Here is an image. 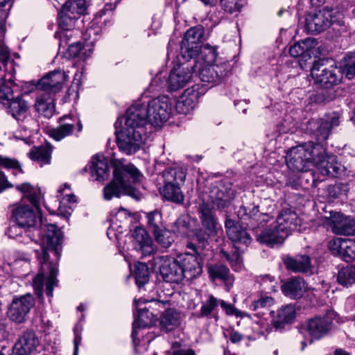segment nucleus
Masks as SVG:
<instances>
[{
    "label": "nucleus",
    "instance_id": "1",
    "mask_svg": "<svg viewBox=\"0 0 355 355\" xmlns=\"http://www.w3.org/2000/svg\"><path fill=\"white\" fill-rule=\"evenodd\" d=\"M12 218L16 222L10 225L6 231L9 238L15 239L19 243L28 244L34 242L40 245V249L35 252L40 264L38 274L33 280L35 294L40 302H43L44 282L45 275H48L46 293L49 297H53V288L58 284L57 263L49 261L48 251L53 252L58 260L62 250V233L52 224L43 225L39 207L35 210L27 205H20L12 210Z\"/></svg>",
    "mask_w": 355,
    "mask_h": 355
},
{
    "label": "nucleus",
    "instance_id": "2",
    "mask_svg": "<svg viewBox=\"0 0 355 355\" xmlns=\"http://www.w3.org/2000/svg\"><path fill=\"white\" fill-rule=\"evenodd\" d=\"M113 178L103 189V198L110 200L114 197L128 196L139 200L141 193L135 186L141 181L143 175L132 164H124L119 159L112 160Z\"/></svg>",
    "mask_w": 355,
    "mask_h": 355
},
{
    "label": "nucleus",
    "instance_id": "3",
    "mask_svg": "<svg viewBox=\"0 0 355 355\" xmlns=\"http://www.w3.org/2000/svg\"><path fill=\"white\" fill-rule=\"evenodd\" d=\"M139 115L127 110L125 116V125L116 132V144L119 150L127 155L138 152L144 144L143 134L145 133L144 121L138 120Z\"/></svg>",
    "mask_w": 355,
    "mask_h": 355
},
{
    "label": "nucleus",
    "instance_id": "4",
    "mask_svg": "<svg viewBox=\"0 0 355 355\" xmlns=\"http://www.w3.org/2000/svg\"><path fill=\"white\" fill-rule=\"evenodd\" d=\"M128 111L138 114V120L144 121V125L162 126L171 113L169 98L165 96H159L149 101L147 106L137 104L130 107Z\"/></svg>",
    "mask_w": 355,
    "mask_h": 355
},
{
    "label": "nucleus",
    "instance_id": "5",
    "mask_svg": "<svg viewBox=\"0 0 355 355\" xmlns=\"http://www.w3.org/2000/svg\"><path fill=\"white\" fill-rule=\"evenodd\" d=\"M327 60H318L313 62L311 74L315 82L322 87L329 89L322 92L324 101H331L336 96L334 87L341 83L343 73L334 65L327 66Z\"/></svg>",
    "mask_w": 355,
    "mask_h": 355
},
{
    "label": "nucleus",
    "instance_id": "6",
    "mask_svg": "<svg viewBox=\"0 0 355 355\" xmlns=\"http://www.w3.org/2000/svg\"><path fill=\"white\" fill-rule=\"evenodd\" d=\"M324 151V147L319 143L309 141L291 148L286 154L288 167L297 172L309 170L312 164H315L316 155Z\"/></svg>",
    "mask_w": 355,
    "mask_h": 355
},
{
    "label": "nucleus",
    "instance_id": "7",
    "mask_svg": "<svg viewBox=\"0 0 355 355\" xmlns=\"http://www.w3.org/2000/svg\"><path fill=\"white\" fill-rule=\"evenodd\" d=\"M164 186L160 191L162 196L168 201L182 204L184 196L180 189L186 178V171L181 167H169L162 172Z\"/></svg>",
    "mask_w": 355,
    "mask_h": 355
},
{
    "label": "nucleus",
    "instance_id": "8",
    "mask_svg": "<svg viewBox=\"0 0 355 355\" xmlns=\"http://www.w3.org/2000/svg\"><path fill=\"white\" fill-rule=\"evenodd\" d=\"M205 39V28L202 25H197L187 30L180 45L182 59L185 62L195 59L199 53L201 44Z\"/></svg>",
    "mask_w": 355,
    "mask_h": 355
},
{
    "label": "nucleus",
    "instance_id": "9",
    "mask_svg": "<svg viewBox=\"0 0 355 355\" xmlns=\"http://www.w3.org/2000/svg\"><path fill=\"white\" fill-rule=\"evenodd\" d=\"M197 68L196 74H198L202 82L211 83L212 85L220 83L230 73L231 65L228 62H221L218 64H199V60L194 61Z\"/></svg>",
    "mask_w": 355,
    "mask_h": 355
},
{
    "label": "nucleus",
    "instance_id": "10",
    "mask_svg": "<svg viewBox=\"0 0 355 355\" xmlns=\"http://www.w3.org/2000/svg\"><path fill=\"white\" fill-rule=\"evenodd\" d=\"M154 265L158 268L160 275L166 282L179 284L184 279L178 257H156L154 258Z\"/></svg>",
    "mask_w": 355,
    "mask_h": 355
},
{
    "label": "nucleus",
    "instance_id": "11",
    "mask_svg": "<svg viewBox=\"0 0 355 355\" xmlns=\"http://www.w3.org/2000/svg\"><path fill=\"white\" fill-rule=\"evenodd\" d=\"M34 305L35 299L31 293L15 297L8 308V316L12 321L22 323Z\"/></svg>",
    "mask_w": 355,
    "mask_h": 355
},
{
    "label": "nucleus",
    "instance_id": "12",
    "mask_svg": "<svg viewBox=\"0 0 355 355\" xmlns=\"http://www.w3.org/2000/svg\"><path fill=\"white\" fill-rule=\"evenodd\" d=\"M332 21V10L324 8L309 12L306 17L305 28L311 34H318L328 28Z\"/></svg>",
    "mask_w": 355,
    "mask_h": 355
},
{
    "label": "nucleus",
    "instance_id": "13",
    "mask_svg": "<svg viewBox=\"0 0 355 355\" xmlns=\"http://www.w3.org/2000/svg\"><path fill=\"white\" fill-rule=\"evenodd\" d=\"M336 316L334 311H328L323 316L315 315L304 322L299 326L301 331L308 333H328L333 329V319Z\"/></svg>",
    "mask_w": 355,
    "mask_h": 355
},
{
    "label": "nucleus",
    "instance_id": "14",
    "mask_svg": "<svg viewBox=\"0 0 355 355\" xmlns=\"http://www.w3.org/2000/svg\"><path fill=\"white\" fill-rule=\"evenodd\" d=\"M316 155L314 165L321 175L329 178H337L343 173L344 166L338 162L335 155H327L324 148L322 153Z\"/></svg>",
    "mask_w": 355,
    "mask_h": 355
},
{
    "label": "nucleus",
    "instance_id": "15",
    "mask_svg": "<svg viewBox=\"0 0 355 355\" xmlns=\"http://www.w3.org/2000/svg\"><path fill=\"white\" fill-rule=\"evenodd\" d=\"M332 232L337 235H355V219L338 211H330L325 216Z\"/></svg>",
    "mask_w": 355,
    "mask_h": 355
},
{
    "label": "nucleus",
    "instance_id": "16",
    "mask_svg": "<svg viewBox=\"0 0 355 355\" xmlns=\"http://www.w3.org/2000/svg\"><path fill=\"white\" fill-rule=\"evenodd\" d=\"M209 196L214 206L218 209H223L228 207L234 198L235 191L230 182H221L211 188Z\"/></svg>",
    "mask_w": 355,
    "mask_h": 355
},
{
    "label": "nucleus",
    "instance_id": "17",
    "mask_svg": "<svg viewBox=\"0 0 355 355\" xmlns=\"http://www.w3.org/2000/svg\"><path fill=\"white\" fill-rule=\"evenodd\" d=\"M178 257L184 279H193L202 274V264L201 257L202 256H198L193 252H185Z\"/></svg>",
    "mask_w": 355,
    "mask_h": 355
},
{
    "label": "nucleus",
    "instance_id": "18",
    "mask_svg": "<svg viewBox=\"0 0 355 355\" xmlns=\"http://www.w3.org/2000/svg\"><path fill=\"white\" fill-rule=\"evenodd\" d=\"M196 63H193L190 66L179 67L172 71L167 80L169 89L177 91L186 86L196 72Z\"/></svg>",
    "mask_w": 355,
    "mask_h": 355
},
{
    "label": "nucleus",
    "instance_id": "19",
    "mask_svg": "<svg viewBox=\"0 0 355 355\" xmlns=\"http://www.w3.org/2000/svg\"><path fill=\"white\" fill-rule=\"evenodd\" d=\"M66 77L64 71L60 69L54 70L39 81L37 87L44 92L54 94L62 89Z\"/></svg>",
    "mask_w": 355,
    "mask_h": 355
},
{
    "label": "nucleus",
    "instance_id": "20",
    "mask_svg": "<svg viewBox=\"0 0 355 355\" xmlns=\"http://www.w3.org/2000/svg\"><path fill=\"white\" fill-rule=\"evenodd\" d=\"M271 324L275 331L283 329L286 325L291 324L295 317V308L292 304H287L279 308L276 313L271 311Z\"/></svg>",
    "mask_w": 355,
    "mask_h": 355
},
{
    "label": "nucleus",
    "instance_id": "21",
    "mask_svg": "<svg viewBox=\"0 0 355 355\" xmlns=\"http://www.w3.org/2000/svg\"><path fill=\"white\" fill-rule=\"evenodd\" d=\"M276 223L279 230L288 236L292 231L297 229L301 220L292 209L285 208L278 214Z\"/></svg>",
    "mask_w": 355,
    "mask_h": 355
},
{
    "label": "nucleus",
    "instance_id": "22",
    "mask_svg": "<svg viewBox=\"0 0 355 355\" xmlns=\"http://www.w3.org/2000/svg\"><path fill=\"white\" fill-rule=\"evenodd\" d=\"M211 235L212 234L203 229H196L187 241V248L198 256H204V250L209 245V239Z\"/></svg>",
    "mask_w": 355,
    "mask_h": 355
},
{
    "label": "nucleus",
    "instance_id": "23",
    "mask_svg": "<svg viewBox=\"0 0 355 355\" xmlns=\"http://www.w3.org/2000/svg\"><path fill=\"white\" fill-rule=\"evenodd\" d=\"M305 282L300 277L288 279L281 286L282 293L293 300L301 298L305 292Z\"/></svg>",
    "mask_w": 355,
    "mask_h": 355
},
{
    "label": "nucleus",
    "instance_id": "24",
    "mask_svg": "<svg viewBox=\"0 0 355 355\" xmlns=\"http://www.w3.org/2000/svg\"><path fill=\"white\" fill-rule=\"evenodd\" d=\"M198 211L204 230L211 234H216L218 223L212 207L203 202L199 205Z\"/></svg>",
    "mask_w": 355,
    "mask_h": 355
},
{
    "label": "nucleus",
    "instance_id": "25",
    "mask_svg": "<svg viewBox=\"0 0 355 355\" xmlns=\"http://www.w3.org/2000/svg\"><path fill=\"white\" fill-rule=\"evenodd\" d=\"M287 270L294 272L311 274V261L309 256L299 254L295 257L288 256L283 259Z\"/></svg>",
    "mask_w": 355,
    "mask_h": 355
},
{
    "label": "nucleus",
    "instance_id": "26",
    "mask_svg": "<svg viewBox=\"0 0 355 355\" xmlns=\"http://www.w3.org/2000/svg\"><path fill=\"white\" fill-rule=\"evenodd\" d=\"M132 237L135 249L141 251L144 256L150 255L153 252V241L144 227H137L132 232Z\"/></svg>",
    "mask_w": 355,
    "mask_h": 355
},
{
    "label": "nucleus",
    "instance_id": "27",
    "mask_svg": "<svg viewBox=\"0 0 355 355\" xmlns=\"http://www.w3.org/2000/svg\"><path fill=\"white\" fill-rule=\"evenodd\" d=\"M0 167L6 169H12L14 175H16L17 172L20 173H24L21 164L17 159L3 157L1 155H0ZM10 187H12V184L8 181L5 174L0 171V193L4 189Z\"/></svg>",
    "mask_w": 355,
    "mask_h": 355
},
{
    "label": "nucleus",
    "instance_id": "28",
    "mask_svg": "<svg viewBox=\"0 0 355 355\" xmlns=\"http://www.w3.org/2000/svg\"><path fill=\"white\" fill-rule=\"evenodd\" d=\"M287 236L276 225L273 227L265 229L261 234H257V240L261 243H264L268 246H273L275 244L282 243Z\"/></svg>",
    "mask_w": 355,
    "mask_h": 355
},
{
    "label": "nucleus",
    "instance_id": "29",
    "mask_svg": "<svg viewBox=\"0 0 355 355\" xmlns=\"http://www.w3.org/2000/svg\"><path fill=\"white\" fill-rule=\"evenodd\" d=\"M35 334H23L12 347V353L15 355H29L36 348L37 339Z\"/></svg>",
    "mask_w": 355,
    "mask_h": 355
},
{
    "label": "nucleus",
    "instance_id": "30",
    "mask_svg": "<svg viewBox=\"0 0 355 355\" xmlns=\"http://www.w3.org/2000/svg\"><path fill=\"white\" fill-rule=\"evenodd\" d=\"M157 321V315L150 312L148 309L144 308L138 311L132 323V332L136 333L137 329L150 328Z\"/></svg>",
    "mask_w": 355,
    "mask_h": 355
},
{
    "label": "nucleus",
    "instance_id": "31",
    "mask_svg": "<svg viewBox=\"0 0 355 355\" xmlns=\"http://www.w3.org/2000/svg\"><path fill=\"white\" fill-rule=\"evenodd\" d=\"M35 106L37 112L51 118L55 111L54 98L52 94L42 92L37 96Z\"/></svg>",
    "mask_w": 355,
    "mask_h": 355
},
{
    "label": "nucleus",
    "instance_id": "32",
    "mask_svg": "<svg viewBox=\"0 0 355 355\" xmlns=\"http://www.w3.org/2000/svg\"><path fill=\"white\" fill-rule=\"evenodd\" d=\"M89 168L92 176L98 181L104 180L110 175L108 163L103 156H94Z\"/></svg>",
    "mask_w": 355,
    "mask_h": 355
},
{
    "label": "nucleus",
    "instance_id": "33",
    "mask_svg": "<svg viewBox=\"0 0 355 355\" xmlns=\"http://www.w3.org/2000/svg\"><path fill=\"white\" fill-rule=\"evenodd\" d=\"M78 19L79 17L67 12L62 8L61 9L58 13V26L63 31L60 35L62 41L65 40L66 43H67L69 37L67 32H70L74 28L76 21Z\"/></svg>",
    "mask_w": 355,
    "mask_h": 355
},
{
    "label": "nucleus",
    "instance_id": "34",
    "mask_svg": "<svg viewBox=\"0 0 355 355\" xmlns=\"http://www.w3.org/2000/svg\"><path fill=\"white\" fill-rule=\"evenodd\" d=\"M159 324L163 330L173 331L180 324V315L173 309L166 310L160 319Z\"/></svg>",
    "mask_w": 355,
    "mask_h": 355
},
{
    "label": "nucleus",
    "instance_id": "35",
    "mask_svg": "<svg viewBox=\"0 0 355 355\" xmlns=\"http://www.w3.org/2000/svg\"><path fill=\"white\" fill-rule=\"evenodd\" d=\"M337 282L346 288L355 284V265H349L338 270Z\"/></svg>",
    "mask_w": 355,
    "mask_h": 355
},
{
    "label": "nucleus",
    "instance_id": "36",
    "mask_svg": "<svg viewBox=\"0 0 355 355\" xmlns=\"http://www.w3.org/2000/svg\"><path fill=\"white\" fill-rule=\"evenodd\" d=\"M51 148L49 146H41L29 152V157L37 161L41 166L44 164H48L51 162Z\"/></svg>",
    "mask_w": 355,
    "mask_h": 355
},
{
    "label": "nucleus",
    "instance_id": "37",
    "mask_svg": "<svg viewBox=\"0 0 355 355\" xmlns=\"http://www.w3.org/2000/svg\"><path fill=\"white\" fill-rule=\"evenodd\" d=\"M207 271L212 280L219 279L223 282L230 279V270L221 263H208Z\"/></svg>",
    "mask_w": 355,
    "mask_h": 355
},
{
    "label": "nucleus",
    "instance_id": "38",
    "mask_svg": "<svg viewBox=\"0 0 355 355\" xmlns=\"http://www.w3.org/2000/svg\"><path fill=\"white\" fill-rule=\"evenodd\" d=\"M148 334H131L134 352L136 354H142L148 350L151 341L157 336L149 337Z\"/></svg>",
    "mask_w": 355,
    "mask_h": 355
},
{
    "label": "nucleus",
    "instance_id": "39",
    "mask_svg": "<svg viewBox=\"0 0 355 355\" xmlns=\"http://www.w3.org/2000/svg\"><path fill=\"white\" fill-rule=\"evenodd\" d=\"M196 105V96L195 94H184L178 100L175 104L176 111L182 114H188Z\"/></svg>",
    "mask_w": 355,
    "mask_h": 355
},
{
    "label": "nucleus",
    "instance_id": "40",
    "mask_svg": "<svg viewBox=\"0 0 355 355\" xmlns=\"http://www.w3.org/2000/svg\"><path fill=\"white\" fill-rule=\"evenodd\" d=\"M341 73L348 79L355 76V52L347 53L340 61Z\"/></svg>",
    "mask_w": 355,
    "mask_h": 355
},
{
    "label": "nucleus",
    "instance_id": "41",
    "mask_svg": "<svg viewBox=\"0 0 355 355\" xmlns=\"http://www.w3.org/2000/svg\"><path fill=\"white\" fill-rule=\"evenodd\" d=\"M228 238L235 243L249 245L252 241V238L247 230L239 226L236 229L233 228L230 230L227 234Z\"/></svg>",
    "mask_w": 355,
    "mask_h": 355
},
{
    "label": "nucleus",
    "instance_id": "42",
    "mask_svg": "<svg viewBox=\"0 0 355 355\" xmlns=\"http://www.w3.org/2000/svg\"><path fill=\"white\" fill-rule=\"evenodd\" d=\"M315 41L312 38H306L301 42L295 43L289 48V53L293 58L302 55L314 46Z\"/></svg>",
    "mask_w": 355,
    "mask_h": 355
},
{
    "label": "nucleus",
    "instance_id": "43",
    "mask_svg": "<svg viewBox=\"0 0 355 355\" xmlns=\"http://www.w3.org/2000/svg\"><path fill=\"white\" fill-rule=\"evenodd\" d=\"M147 228L149 232L155 233L162 230L164 226L162 220V215L160 211L155 210L146 214Z\"/></svg>",
    "mask_w": 355,
    "mask_h": 355
},
{
    "label": "nucleus",
    "instance_id": "44",
    "mask_svg": "<svg viewBox=\"0 0 355 355\" xmlns=\"http://www.w3.org/2000/svg\"><path fill=\"white\" fill-rule=\"evenodd\" d=\"M67 12L80 17L87 10L85 0H67L62 7Z\"/></svg>",
    "mask_w": 355,
    "mask_h": 355
},
{
    "label": "nucleus",
    "instance_id": "45",
    "mask_svg": "<svg viewBox=\"0 0 355 355\" xmlns=\"http://www.w3.org/2000/svg\"><path fill=\"white\" fill-rule=\"evenodd\" d=\"M135 279L138 288L141 289L149 281V270L147 265L137 263L135 267Z\"/></svg>",
    "mask_w": 355,
    "mask_h": 355
},
{
    "label": "nucleus",
    "instance_id": "46",
    "mask_svg": "<svg viewBox=\"0 0 355 355\" xmlns=\"http://www.w3.org/2000/svg\"><path fill=\"white\" fill-rule=\"evenodd\" d=\"M17 190L26 194L28 200L33 206L37 209L40 206V195L33 189L32 185L28 182L16 186Z\"/></svg>",
    "mask_w": 355,
    "mask_h": 355
},
{
    "label": "nucleus",
    "instance_id": "47",
    "mask_svg": "<svg viewBox=\"0 0 355 355\" xmlns=\"http://www.w3.org/2000/svg\"><path fill=\"white\" fill-rule=\"evenodd\" d=\"M259 212V205L252 202L247 205H242L237 211V216L241 220H250L256 217Z\"/></svg>",
    "mask_w": 355,
    "mask_h": 355
},
{
    "label": "nucleus",
    "instance_id": "48",
    "mask_svg": "<svg viewBox=\"0 0 355 355\" xmlns=\"http://www.w3.org/2000/svg\"><path fill=\"white\" fill-rule=\"evenodd\" d=\"M199 53L196 58L198 56L200 57L204 60V64H213L218 56L216 49L208 44L203 46L201 45Z\"/></svg>",
    "mask_w": 355,
    "mask_h": 355
},
{
    "label": "nucleus",
    "instance_id": "49",
    "mask_svg": "<svg viewBox=\"0 0 355 355\" xmlns=\"http://www.w3.org/2000/svg\"><path fill=\"white\" fill-rule=\"evenodd\" d=\"M191 218L189 215H181L172 225L173 231L181 235L186 234L191 227Z\"/></svg>",
    "mask_w": 355,
    "mask_h": 355
},
{
    "label": "nucleus",
    "instance_id": "50",
    "mask_svg": "<svg viewBox=\"0 0 355 355\" xmlns=\"http://www.w3.org/2000/svg\"><path fill=\"white\" fill-rule=\"evenodd\" d=\"M340 257L345 262L355 260V240L347 239L344 241Z\"/></svg>",
    "mask_w": 355,
    "mask_h": 355
},
{
    "label": "nucleus",
    "instance_id": "51",
    "mask_svg": "<svg viewBox=\"0 0 355 355\" xmlns=\"http://www.w3.org/2000/svg\"><path fill=\"white\" fill-rule=\"evenodd\" d=\"M75 127L70 123L60 125L57 128H53L49 131V135L56 141H60L65 137L72 134Z\"/></svg>",
    "mask_w": 355,
    "mask_h": 355
},
{
    "label": "nucleus",
    "instance_id": "52",
    "mask_svg": "<svg viewBox=\"0 0 355 355\" xmlns=\"http://www.w3.org/2000/svg\"><path fill=\"white\" fill-rule=\"evenodd\" d=\"M274 304V299L270 296L261 297L259 300L253 302L250 309L257 312V315L264 314L262 310H266Z\"/></svg>",
    "mask_w": 355,
    "mask_h": 355
},
{
    "label": "nucleus",
    "instance_id": "53",
    "mask_svg": "<svg viewBox=\"0 0 355 355\" xmlns=\"http://www.w3.org/2000/svg\"><path fill=\"white\" fill-rule=\"evenodd\" d=\"M220 300L212 295L208 296V299L202 303L200 308V315L201 317H209L212 312L218 307Z\"/></svg>",
    "mask_w": 355,
    "mask_h": 355
},
{
    "label": "nucleus",
    "instance_id": "54",
    "mask_svg": "<svg viewBox=\"0 0 355 355\" xmlns=\"http://www.w3.org/2000/svg\"><path fill=\"white\" fill-rule=\"evenodd\" d=\"M154 236L156 242L162 248H169L173 239L171 237V233L166 227L162 228V230H158L155 233H152Z\"/></svg>",
    "mask_w": 355,
    "mask_h": 355
},
{
    "label": "nucleus",
    "instance_id": "55",
    "mask_svg": "<svg viewBox=\"0 0 355 355\" xmlns=\"http://www.w3.org/2000/svg\"><path fill=\"white\" fill-rule=\"evenodd\" d=\"M220 254L231 264L234 270H238L241 268V257L236 248L231 254L223 249L220 250Z\"/></svg>",
    "mask_w": 355,
    "mask_h": 355
},
{
    "label": "nucleus",
    "instance_id": "56",
    "mask_svg": "<svg viewBox=\"0 0 355 355\" xmlns=\"http://www.w3.org/2000/svg\"><path fill=\"white\" fill-rule=\"evenodd\" d=\"M219 304L220 305L223 310L225 311L227 315H235L236 317L241 318L244 316H249L247 313L238 310L234 305L232 304H228L223 300H220Z\"/></svg>",
    "mask_w": 355,
    "mask_h": 355
},
{
    "label": "nucleus",
    "instance_id": "57",
    "mask_svg": "<svg viewBox=\"0 0 355 355\" xmlns=\"http://www.w3.org/2000/svg\"><path fill=\"white\" fill-rule=\"evenodd\" d=\"M12 0H0V29L3 28L12 7Z\"/></svg>",
    "mask_w": 355,
    "mask_h": 355
},
{
    "label": "nucleus",
    "instance_id": "58",
    "mask_svg": "<svg viewBox=\"0 0 355 355\" xmlns=\"http://www.w3.org/2000/svg\"><path fill=\"white\" fill-rule=\"evenodd\" d=\"M346 239L334 238L331 239L328 243V248L333 254L339 257L342 252L343 244Z\"/></svg>",
    "mask_w": 355,
    "mask_h": 355
},
{
    "label": "nucleus",
    "instance_id": "59",
    "mask_svg": "<svg viewBox=\"0 0 355 355\" xmlns=\"http://www.w3.org/2000/svg\"><path fill=\"white\" fill-rule=\"evenodd\" d=\"M238 1L239 0H220L222 8L230 14L239 11L241 6Z\"/></svg>",
    "mask_w": 355,
    "mask_h": 355
},
{
    "label": "nucleus",
    "instance_id": "60",
    "mask_svg": "<svg viewBox=\"0 0 355 355\" xmlns=\"http://www.w3.org/2000/svg\"><path fill=\"white\" fill-rule=\"evenodd\" d=\"M331 130V124L325 121H322L317 128L319 139L327 140L329 137Z\"/></svg>",
    "mask_w": 355,
    "mask_h": 355
},
{
    "label": "nucleus",
    "instance_id": "61",
    "mask_svg": "<svg viewBox=\"0 0 355 355\" xmlns=\"http://www.w3.org/2000/svg\"><path fill=\"white\" fill-rule=\"evenodd\" d=\"M324 334H303V339L301 341V350H304L308 345L313 344L315 341L321 340Z\"/></svg>",
    "mask_w": 355,
    "mask_h": 355
},
{
    "label": "nucleus",
    "instance_id": "62",
    "mask_svg": "<svg viewBox=\"0 0 355 355\" xmlns=\"http://www.w3.org/2000/svg\"><path fill=\"white\" fill-rule=\"evenodd\" d=\"M83 50V44L81 42H73L69 44L68 46V51L70 56L76 58L79 56Z\"/></svg>",
    "mask_w": 355,
    "mask_h": 355
},
{
    "label": "nucleus",
    "instance_id": "63",
    "mask_svg": "<svg viewBox=\"0 0 355 355\" xmlns=\"http://www.w3.org/2000/svg\"><path fill=\"white\" fill-rule=\"evenodd\" d=\"M180 343L179 342H174L172 344L173 355H196L193 349H179Z\"/></svg>",
    "mask_w": 355,
    "mask_h": 355
},
{
    "label": "nucleus",
    "instance_id": "64",
    "mask_svg": "<svg viewBox=\"0 0 355 355\" xmlns=\"http://www.w3.org/2000/svg\"><path fill=\"white\" fill-rule=\"evenodd\" d=\"M0 59L5 65L10 59V51L3 44L0 42Z\"/></svg>",
    "mask_w": 355,
    "mask_h": 355
}]
</instances>
